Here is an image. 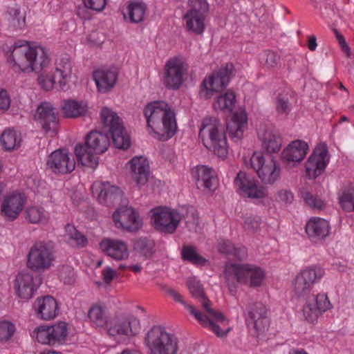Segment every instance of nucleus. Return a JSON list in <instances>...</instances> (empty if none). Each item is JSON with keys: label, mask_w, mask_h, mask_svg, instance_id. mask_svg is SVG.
<instances>
[{"label": "nucleus", "mask_w": 354, "mask_h": 354, "mask_svg": "<svg viewBox=\"0 0 354 354\" xmlns=\"http://www.w3.org/2000/svg\"><path fill=\"white\" fill-rule=\"evenodd\" d=\"M276 110L279 114L287 115L290 111V104L288 97L279 95L276 100Z\"/></svg>", "instance_id": "nucleus-57"}, {"label": "nucleus", "mask_w": 354, "mask_h": 354, "mask_svg": "<svg viewBox=\"0 0 354 354\" xmlns=\"http://www.w3.org/2000/svg\"><path fill=\"white\" fill-rule=\"evenodd\" d=\"M268 68H276L280 64V56L275 52H268L265 61Z\"/></svg>", "instance_id": "nucleus-60"}, {"label": "nucleus", "mask_w": 354, "mask_h": 354, "mask_svg": "<svg viewBox=\"0 0 354 354\" xmlns=\"http://www.w3.org/2000/svg\"><path fill=\"white\" fill-rule=\"evenodd\" d=\"M198 188L214 191L217 186V178L214 170L205 165L196 166L192 170Z\"/></svg>", "instance_id": "nucleus-23"}, {"label": "nucleus", "mask_w": 354, "mask_h": 354, "mask_svg": "<svg viewBox=\"0 0 354 354\" xmlns=\"http://www.w3.org/2000/svg\"><path fill=\"white\" fill-rule=\"evenodd\" d=\"M187 68L178 57L169 59L164 68L163 84L168 89L177 90L183 84Z\"/></svg>", "instance_id": "nucleus-13"}, {"label": "nucleus", "mask_w": 354, "mask_h": 354, "mask_svg": "<svg viewBox=\"0 0 354 354\" xmlns=\"http://www.w3.org/2000/svg\"><path fill=\"white\" fill-rule=\"evenodd\" d=\"M66 236L69 241H73L78 248H83L87 244L86 237L80 234L73 225L68 224L65 227Z\"/></svg>", "instance_id": "nucleus-49"}, {"label": "nucleus", "mask_w": 354, "mask_h": 354, "mask_svg": "<svg viewBox=\"0 0 354 354\" xmlns=\"http://www.w3.org/2000/svg\"><path fill=\"white\" fill-rule=\"evenodd\" d=\"M62 109L65 118L85 116L88 112V106L86 104L73 100H64Z\"/></svg>", "instance_id": "nucleus-36"}, {"label": "nucleus", "mask_w": 354, "mask_h": 354, "mask_svg": "<svg viewBox=\"0 0 354 354\" xmlns=\"http://www.w3.org/2000/svg\"><path fill=\"white\" fill-rule=\"evenodd\" d=\"M59 308L57 300L50 295L38 297L35 301V310H57Z\"/></svg>", "instance_id": "nucleus-50"}, {"label": "nucleus", "mask_w": 354, "mask_h": 354, "mask_svg": "<svg viewBox=\"0 0 354 354\" xmlns=\"http://www.w3.org/2000/svg\"><path fill=\"white\" fill-rule=\"evenodd\" d=\"M319 311H299L298 317L308 323L314 324L319 316Z\"/></svg>", "instance_id": "nucleus-62"}, {"label": "nucleus", "mask_w": 354, "mask_h": 354, "mask_svg": "<svg viewBox=\"0 0 354 354\" xmlns=\"http://www.w3.org/2000/svg\"><path fill=\"white\" fill-rule=\"evenodd\" d=\"M32 53H33V47L26 45L15 46L11 53L14 70L30 73V71L32 70L30 64L32 58V56H30Z\"/></svg>", "instance_id": "nucleus-24"}, {"label": "nucleus", "mask_w": 354, "mask_h": 354, "mask_svg": "<svg viewBox=\"0 0 354 354\" xmlns=\"http://www.w3.org/2000/svg\"><path fill=\"white\" fill-rule=\"evenodd\" d=\"M35 118L46 133L50 134L52 137L56 135L58 118L51 103L41 102L37 109Z\"/></svg>", "instance_id": "nucleus-16"}, {"label": "nucleus", "mask_w": 354, "mask_h": 354, "mask_svg": "<svg viewBox=\"0 0 354 354\" xmlns=\"http://www.w3.org/2000/svg\"><path fill=\"white\" fill-rule=\"evenodd\" d=\"M144 344L149 354H176L178 339L160 325L151 326L145 334Z\"/></svg>", "instance_id": "nucleus-5"}, {"label": "nucleus", "mask_w": 354, "mask_h": 354, "mask_svg": "<svg viewBox=\"0 0 354 354\" xmlns=\"http://www.w3.org/2000/svg\"><path fill=\"white\" fill-rule=\"evenodd\" d=\"M8 21L10 26L15 29H21L26 24V11L19 6L10 8L8 10Z\"/></svg>", "instance_id": "nucleus-44"}, {"label": "nucleus", "mask_w": 354, "mask_h": 354, "mask_svg": "<svg viewBox=\"0 0 354 354\" xmlns=\"http://www.w3.org/2000/svg\"><path fill=\"white\" fill-rule=\"evenodd\" d=\"M109 137L100 131L93 130L85 137V146L78 144L75 153L79 161L85 166L95 168L98 165V154L104 153L109 148Z\"/></svg>", "instance_id": "nucleus-3"}, {"label": "nucleus", "mask_w": 354, "mask_h": 354, "mask_svg": "<svg viewBox=\"0 0 354 354\" xmlns=\"http://www.w3.org/2000/svg\"><path fill=\"white\" fill-rule=\"evenodd\" d=\"M118 73L115 68H102L93 72V79L97 91L102 93L109 92L115 85Z\"/></svg>", "instance_id": "nucleus-22"}, {"label": "nucleus", "mask_w": 354, "mask_h": 354, "mask_svg": "<svg viewBox=\"0 0 354 354\" xmlns=\"http://www.w3.org/2000/svg\"><path fill=\"white\" fill-rule=\"evenodd\" d=\"M339 203L342 209L350 212L354 210V187L345 188L339 195Z\"/></svg>", "instance_id": "nucleus-47"}, {"label": "nucleus", "mask_w": 354, "mask_h": 354, "mask_svg": "<svg viewBox=\"0 0 354 354\" xmlns=\"http://www.w3.org/2000/svg\"><path fill=\"white\" fill-rule=\"evenodd\" d=\"M31 337L41 344L52 346L50 332L48 326L36 327L32 332Z\"/></svg>", "instance_id": "nucleus-48"}, {"label": "nucleus", "mask_w": 354, "mask_h": 354, "mask_svg": "<svg viewBox=\"0 0 354 354\" xmlns=\"http://www.w3.org/2000/svg\"><path fill=\"white\" fill-rule=\"evenodd\" d=\"M245 320L248 326L255 330L257 335L263 333L268 330L269 319L265 312L262 311H248L245 315Z\"/></svg>", "instance_id": "nucleus-33"}, {"label": "nucleus", "mask_w": 354, "mask_h": 354, "mask_svg": "<svg viewBox=\"0 0 354 354\" xmlns=\"http://www.w3.org/2000/svg\"><path fill=\"white\" fill-rule=\"evenodd\" d=\"M153 242L147 239H139L134 244V249L145 258H150L153 256Z\"/></svg>", "instance_id": "nucleus-51"}, {"label": "nucleus", "mask_w": 354, "mask_h": 354, "mask_svg": "<svg viewBox=\"0 0 354 354\" xmlns=\"http://www.w3.org/2000/svg\"><path fill=\"white\" fill-rule=\"evenodd\" d=\"M182 258L194 264L203 265L205 259L198 255L194 247L184 246L182 250Z\"/></svg>", "instance_id": "nucleus-52"}, {"label": "nucleus", "mask_w": 354, "mask_h": 354, "mask_svg": "<svg viewBox=\"0 0 354 354\" xmlns=\"http://www.w3.org/2000/svg\"><path fill=\"white\" fill-rule=\"evenodd\" d=\"M183 18L185 21V28L188 31L193 32L196 35L203 32L205 27V16L186 12Z\"/></svg>", "instance_id": "nucleus-39"}, {"label": "nucleus", "mask_w": 354, "mask_h": 354, "mask_svg": "<svg viewBox=\"0 0 354 354\" xmlns=\"http://www.w3.org/2000/svg\"><path fill=\"white\" fill-rule=\"evenodd\" d=\"M117 276L115 270L109 266L105 267L102 270V279L106 284H110L112 280Z\"/></svg>", "instance_id": "nucleus-64"}, {"label": "nucleus", "mask_w": 354, "mask_h": 354, "mask_svg": "<svg viewBox=\"0 0 354 354\" xmlns=\"http://www.w3.org/2000/svg\"><path fill=\"white\" fill-rule=\"evenodd\" d=\"M218 250L221 253L232 255L239 259L246 257V249L244 247L236 248L227 240H224L218 243Z\"/></svg>", "instance_id": "nucleus-46"}, {"label": "nucleus", "mask_w": 354, "mask_h": 354, "mask_svg": "<svg viewBox=\"0 0 354 354\" xmlns=\"http://www.w3.org/2000/svg\"><path fill=\"white\" fill-rule=\"evenodd\" d=\"M91 322L96 326H107L109 328L115 324V319L109 318L106 311H88Z\"/></svg>", "instance_id": "nucleus-45"}, {"label": "nucleus", "mask_w": 354, "mask_h": 354, "mask_svg": "<svg viewBox=\"0 0 354 354\" xmlns=\"http://www.w3.org/2000/svg\"><path fill=\"white\" fill-rule=\"evenodd\" d=\"M189 9L187 12L198 14L205 16L209 10V6L206 0H189Z\"/></svg>", "instance_id": "nucleus-53"}, {"label": "nucleus", "mask_w": 354, "mask_h": 354, "mask_svg": "<svg viewBox=\"0 0 354 354\" xmlns=\"http://www.w3.org/2000/svg\"><path fill=\"white\" fill-rule=\"evenodd\" d=\"M10 106V96L6 90L0 88V113H4Z\"/></svg>", "instance_id": "nucleus-59"}, {"label": "nucleus", "mask_w": 354, "mask_h": 354, "mask_svg": "<svg viewBox=\"0 0 354 354\" xmlns=\"http://www.w3.org/2000/svg\"><path fill=\"white\" fill-rule=\"evenodd\" d=\"M52 346L62 344L65 342L68 336V325L64 322H59L49 326Z\"/></svg>", "instance_id": "nucleus-43"}, {"label": "nucleus", "mask_w": 354, "mask_h": 354, "mask_svg": "<svg viewBox=\"0 0 354 354\" xmlns=\"http://www.w3.org/2000/svg\"><path fill=\"white\" fill-rule=\"evenodd\" d=\"M26 202V197L19 192L6 196L1 203V215L6 221H15L21 212Z\"/></svg>", "instance_id": "nucleus-20"}, {"label": "nucleus", "mask_w": 354, "mask_h": 354, "mask_svg": "<svg viewBox=\"0 0 354 354\" xmlns=\"http://www.w3.org/2000/svg\"><path fill=\"white\" fill-rule=\"evenodd\" d=\"M203 143L218 157L225 158L228 152L227 139L223 126L215 117H206L203 120L199 131Z\"/></svg>", "instance_id": "nucleus-4"}, {"label": "nucleus", "mask_w": 354, "mask_h": 354, "mask_svg": "<svg viewBox=\"0 0 354 354\" xmlns=\"http://www.w3.org/2000/svg\"><path fill=\"white\" fill-rule=\"evenodd\" d=\"M57 84L60 89H64L73 75V64L70 57L65 55L56 58L55 73Z\"/></svg>", "instance_id": "nucleus-26"}, {"label": "nucleus", "mask_w": 354, "mask_h": 354, "mask_svg": "<svg viewBox=\"0 0 354 354\" xmlns=\"http://www.w3.org/2000/svg\"><path fill=\"white\" fill-rule=\"evenodd\" d=\"M41 283L40 276L35 277L28 272L19 273L15 281V287L17 295L22 299H30L35 291Z\"/></svg>", "instance_id": "nucleus-21"}, {"label": "nucleus", "mask_w": 354, "mask_h": 354, "mask_svg": "<svg viewBox=\"0 0 354 354\" xmlns=\"http://www.w3.org/2000/svg\"><path fill=\"white\" fill-rule=\"evenodd\" d=\"M151 223L154 229L165 234H173L182 219H185L189 230L198 223L196 210L192 207L181 208L180 210L166 206H158L151 209Z\"/></svg>", "instance_id": "nucleus-1"}, {"label": "nucleus", "mask_w": 354, "mask_h": 354, "mask_svg": "<svg viewBox=\"0 0 354 354\" xmlns=\"http://www.w3.org/2000/svg\"><path fill=\"white\" fill-rule=\"evenodd\" d=\"M324 274V270L318 267H308L301 270L292 282L295 295L299 298L308 295L314 284L317 283Z\"/></svg>", "instance_id": "nucleus-11"}, {"label": "nucleus", "mask_w": 354, "mask_h": 354, "mask_svg": "<svg viewBox=\"0 0 354 354\" xmlns=\"http://www.w3.org/2000/svg\"><path fill=\"white\" fill-rule=\"evenodd\" d=\"M304 199L306 204L313 209L321 210L326 207V204L323 201L315 197L309 192L304 194Z\"/></svg>", "instance_id": "nucleus-56"}, {"label": "nucleus", "mask_w": 354, "mask_h": 354, "mask_svg": "<svg viewBox=\"0 0 354 354\" xmlns=\"http://www.w3.org/2000/svg\"><path fill=\"white\" fill-rule=\"evenodd\" d=\"M131 179L138 186L145 185L149 176V164L142 156L133 158L129 162Z\"/></svg>", "instance_id": "nucleus-25"}, {"label": "nucleus", "mask_w": 354, "mask_h": 354, "mask_svg": "<svg viewBox=\"0 0 354 354\" xmlns=\"http://www.w3.org/2000/svg\"><path fill=\"white\" fill-rule=\"evenodd\" d=\"M146 11V6L140 2H131L127 7V11L124 13V17L127 16L132 23H139L144 19Z\"/></svg>", "instance_id": "nucleus-42"}, {"label": "nucleus", "mask_w": 354, "mask_h": 354, "mask_svg": "<svg viewBox=\"0 0 354 354\" xmlns=\"http://www.w3.org/2000/svg\"><path fill=\"white\" fill-rule=\"evenodd\" d=\"M102 251L115 260H123L129 257L128 247L125 242L112 239H104L100 243Z\"/></svg>", "instance_id": "nucleus-27"}, {"label": "nucleus", "mask_w": 354, "mask_h": 354, "mask_svg": "<svg viewBox=\"0 0 354 354\" xmlns=\"http://www.w3.org/2000/svg\"><path fill=\"white\" fill-rule=\"evenodd\" d=\"M262 142V147L268 153H277L281 147V138L280 135L273 129L266 127L258 133Z\"/></svg>", "instance_id": "nucleus-30"}, {"label": "nucleus", "mask_w": 354, "mask_h": 354, "mask_svg": "<svg viewBox=\"0 0 354 354\" xmlns=\"http://www.w3.org/2000/svg\"><path fill=\"white\" fill-rule=\"evenodd\" d=\"M93 196L101 204L114 205L122 201L123 193L119 187L109 183L95 182L91 187Z\"/></svg>", "instance_id": "nucleus-19"}, {"label": "nucleus", "mask_w": 354, "mask_h": 354, "mask_svg": "<svg viewBox=\"0 0 354 354\" xmlns=\"http://www.w3.org/2000/svg\"><path fill=\"white\" fill-rule=\"evenodd\" d=\"M15 325L8 321L0 322V341L8 340L14 334Z\"/></svg>", "instance_id": "nucleus-55"}, {"label": "nucleus", "mask_w": 354, "mask_h": 354, "mask_svg": "<svg viewBox=\"0 0 354 354\" xmlns=\"http://www.w3.org/2000/svg\"><path fill=\"white\" fill-rule=\"evenodd\" d=\"M46 165L55 174H66L75 169V161L73 156L67 150L57 149L48 156Z\"/></svg>", "instance_id": "nucleus-15"}, {"label": "nucleus", "mask_w": 354, "mask_h": 354, "mask_svg": "<svg viewBox=\"0 0 354 354\" xmlns=\"http://www.w3.org/2000/svg\"><path fill=\"white\" fill-rule=\"evenodd\" d=\"M21 142V133L12 128L6 129L0 136V144L4 151H11L17 149Z\"/></svg>", "instance_id": "nucleus-34"}, {"label": "nucleus", "mask_w": 354, "mask_h": 354, "mask_svg": "<svg viewBox=\"0 0 354 354\" xmlns=\"http://www.w3.org/2000/svg\"><path fill=\"white\" fill-rule=\"evenodd\" d=\"M39 86L45 91H50L53 88L57 83V77L55 74L41 73L37 79Z\"/></svg>", "instance_id": "nucleus-54"}, {"label": "nucleus", "mask_w": 354, "mask_h": 354, "mask_svg": "<svg viewBox=\"0 0 354 354\" xmlns=\"http://www.w3.org/2000/svg\"><path fill=\"white\" fill-rule=\"evenodd\" d=\"M306 232L311 238L323 239L330 232L328 222L321 218H312L306 225Z\"/></svg>", "instance_id": "nucleus-32"}, {"label": "nucleus", "mask_w": 354, "mask_h": 354, "mask_svg": "<svg viewBox=\"0 0 354 354\" xmlns=\"http://www.w3.org/2000/svg\"><path fill=\"white\" fill-rule=\"evenodd\" d=\"M141 326L140 320L133 316H130L115 322V324L113 327H110L109 332L111 335H136L139 333Z\"/></svg>", "instance_id": "nucleus-29"}, {"label": "nucleus", "mask_w": 354, "mask_h": 354, "mask_svg": "<svg viewBox=\"0 0 354 354\" xmlns=\"http://www.w3.org/2000/svg\"><path fill=\"white\" fill-rule=\"evenodd\" d=\"M191 315L203 327L212 331L218 337H225L232 330L228 326L222 330L218 324L225 326L229 319L220 311H190Z\"/></svg>", "instance_id": "nucleus-12"}, {"label": "nucleus", "mask_w": 354, "mask_h": 354, "mask_svg": "<svg viewBox=\"0 0 354 354\" xmlns=\"http://www.w3.org/2000/svg\"><path fill=\"white\" fill-rule=\"evenodd\" d=\"M308 145L302 140L292 141L282 152V158L286 162H301L306 156Z\"/></svg>", "instance_id": "nucleus-31"}, {"label": "nucleus", "mask_w": 354, "mask_h": 354, "mask_svg": "<svg viewBox=\"0 0 354 354\" xmlns=\"http://www.w3.org/2000/svg\"><path fill=\"white\" fill-rule=\"evenodd\" d=\"M187 286L192 295L199 300L205 310H211L210 301L205 296L203 286L195 277L187 279Z\"/></svg>", "instance_id": "nucleus-37"}, {"label": "nucleus", "mask_w": 354, "mask_h": 354, "mask_svg": "<svg viewBox=\"0 0 354 354\" xmlns=\"http://www.w3.org/2000/svg\"><path fill=\"white\" fill-rule=\"evenodd\" d=\"M102 128L111 136L115 147L126 150L131 145V140L124 127L123 122L118 113L108 107L101 111Z\"/></svg>", "instance_id": "nucleus-6"}, {"label": "nucleus", "mask_w": 354, "mask_h": 354, "mask_svg": "<svg viewBox=\"0 0 354 354\" xmlns=\"http://www.w3.org/2000/svg\"><path fill=\"white\" fill-rule=\"evenodd\" d=\"M148 128L159 136L160 140H168L176 132L177 123L175 113L165 101H153L144 110Z\"/></svg>", "instance_id": "nucleus-2"}, {"label": "nucleus", "mask_w": 354, "mask_h": 354, "mask_svg": "<svg viewBox=\"0 0 354 354\" xmlns=\"http://www.w3.org/2000/svg\"><path fill=\"white\" fill-rule=\"evenodd\" d=\"M248 118L244 112L235 113L226 124L227 131L232 140L238 142L247 129Z\"/></svg>", "instance_id": "nucleus-28"}, {"label": "nucleus", "mask_w": 354, "mask_h": 354, "mask_svg": "<svg viewBox=\"0 0 354 354\" xmlns=\"http://www.w3.org/2000/svg\"><path fill=\"white\" fill-rule=\"evenodd\" d=\"M261 223V219L258 216H248L244 221L245 228L249 230H257Z\"/></svg>", "instance_id": "nucleus-58"}, {"label": "nucleus", "mask_w": 354, "mask_h": 354, "mask_svg": "<svg viewBox=\"0 0 354 354\" xmlns=\"http://www.w3.org/2000/svg\"><path fill=\"white\" fill-rule=\"evenodd\" d=\"M234 183L242 196L259 199L263 198L268 194L264 187L259 185L254 178L248 176L245 172L238 173Z\"/></svg>", "instance_id": "nucleus-17"}, {"label": "nucleus", "mask_w": 354, "mask_h": 354, "mask_svg": "<svg viewBox=\"0 0 354 354\" xmlns=\"http://www.w3.org/2000/svg\"><path fill=\"white\" fill-rule=\"evenodd\" d=\"M26 221L32 224L44 223L48 221V214L44 207L30 206L24 211Z\"/></svg>", "instance_id": "nucleus-40"}, {"label": "nucleus", "mask_w": 354, "mask_h": 354, "mask_svg": "<svg viewBox=\"0 0 354 354\" xmlns=\"http://www.w3.org/2000/svg\"><path fill=\"white\" fill-rule=\"evenodd\" d=\"M85 6L89 9L101 11L106 6V0H83Z\"/></svg>", "instance_id": "nucleus-61"}, {"label": "nucleus", "mask_w": 354, "mask_h": 354, "mask_svg": "<svg viewBox=\"0 0 354 354\" xmlns=\"http://www.w3.org/2000/svg\"><path fill=\"white\" fill-rule=\"evenodd\" d=\"M235 93L232 91L228 90L225 93L216 97L213 103V107L216 111L231 112L235 106Z\"/></svg>", "instance_id": "nucleus-38"}, {"label": "nucleus", "mask_w": 354, "mask_h": 354, "mask_svg": "<svg viewBox=\"0 0 354 354\" xmlns=\"http://www.w3.org/2000/svg\"><path fill=\"white\" fill-rule=\"evenodd\" d=\"M113 219L116 227L128 232H136L142 227V220L131 207L120 206L113 214Z\"/></svg>", "instance_id": "nucleus-14"}, {"label": "nucleus", "mask_w": 354, "mask_h": 354, "mask_svg": "<svg viewBox=\"0 0 354 354\" xmlns=\"http://www.w3.org/2000/svg\"><path fill=\"white\" fill-rule=\"evenodd\" d=\"M233 71V64L227 63L205 77L201 84V96L205 99H209L214 93L223 91L232 77Z\"/></svg>", "instance_id": "nucleus-8"}, {"label": "nucleus", "mask_w": 354, "mask_h": 354, "mask_svg": "<svg viewBox=\"0 0 354 354\" xmlns=\"http://www.w3.org/2000/svg\"><path fill=\"white\" fill-rule=\"evenodd\" d=\"M225 276L227 283L234 278L239 283L255 288L261 285L266 273L260 267L252 264H230L225 268Z\"/></svg>", "instance_id": "nucleus-7"}, {"label": "nucleus", "mask_w": 354, "mask_h": 354, "mask_svg": "<svg viewBox=\"0 0 354 354\" xmlns=\"http://www.w3.org/2000/svg\"><path fill=\"white\" fill-rule=\"evenodd\" d=\"M32 57L31 72L39 73L47 68L50 64L48 51L41 46H34L33 53L31 54Z\"/></svg>", "instance_id": "nucleus-35"}, {"label": "nucleus", "mask_w": 354, "mask_h": 354, "mask_svg": "<svg viewBox=\"0 0 354 354\" xmlns=\"http://www.w3.org/2000/svg\"><path fill=\"white\" fill-rule=\"evenodd\" d=\"M54 259L53 250L46 242L35 243L28 254L27 266L33 271L39 272L48 269Z\"/></svg>", "instance_id": "nucleus-10"}, {"label": "nucleus", "mask_w": 354, "mask_h": 354, "mask_svg": "<svg viewBox=\"0 0 354 354\" xmlns=\"http://www.w3.org/2000/svg\"><path fill=\"white\" fill-rule=\"evenodd\" d=\"M333 305L326 293H319L306 300L304 308L308 310H331Z\"/></svg>", "instance_id": "nucleus-41"}, {"label": "nucleus", "mask_w": 354, "mask_h": 354, "mask_svg": "<svg viewBox=\"0 0 354 354\" xmlns=\"http://www.w3.org/2000/svg\"><path fill=\"white\" fill-rule=\"evenodd\" d=\"M250 162L265 185L273 184L280 176V166L273 158L266 160L262 154L254 152L250 159Z\"/></svg>", "instance_id": "nucleus-9"}, {"label": "nucleus", "mask_w": 354, "mask_h": 354, "mask_svg": "<svg viewBox=\"0 0 354 354\" xmlns=\"http://www.w3.org/2000/svg\"><path fill=\"white\" fill-rule=\"evenodd\" d=\"M329 161L328 151L324 145L316 147L306 163V174L310 179H315L325 169Z\"/></svg>", "instance_id": "nucleus-18"}, {"label": "nucleus", "mask_w": 354, "mask_h": 354, "mask_svg": "<svg viewBox=\"0 0 354 354\" xmlns=\"http://www.w3.org/2000/svg\"><path fill=\"white\" fill-rule=\"evenodd\" d=\"M333 32L341 47L342 50L346 54L347 57H350L351 49L348 45L347 44L344 36L337 29H334Z\"/></svg>", "instance_id": "nucleus-63"}]
</instances>
